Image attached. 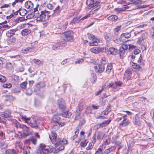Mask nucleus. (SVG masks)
Returning <instances> with one entry per match:
<instances>
[{
	"mask_svg": "<svg viewBox=\"0 0 154 154\" xmlns=\"http://www.w3.org/2000/svg\"><path fill=\"white\" fill-rule=\"evenodd\" d=\"M15 121L16 122V127L17 128H20L23 129L24 134L23 137H26L31 134L32 132L30 131L29 128L25 125L17 122L16 120H15Z\"/></svg>",
	"mask_w": 154,
	"mask_h": 154,
	"instance_id": "obj_1",
	"label": "nucleus"
},
{
	"mask_svg": "<svg viewBox=\"0 0 154 154\" xmlns=\"http://www.w3.org/2000/svg\"><path fill=\"white\" fill-rule=\"evenodd\" d=\"M41 14L38 15H36V20L39 22L45 21L48 19L47 16L49 14V12L47 11L44 10L40 12Z\"/></svg>",
	"mask_w": 154,
	"mask_h": 154,
	"instance_id": "obj_2",
	"label": "nucleus"
},
{
	"mask_svg": "<svg viewBox=\"0 0 154 154\" xmlns=\"http://www.w3.org/2000/svg\"><path fill=\"white\" fill-rule=\"evenodd\" d=\"M73 34L71 31L66 32L61 34L60 36L64 41H70L73 39Z\"/></svg>",
	"mask_w": 154,
	"mask_h": 154,
	"instance_id": "obj_3",
	"label": "nucleus"
},
{
	"mask_svg": "<svg viewBox=\"0 0 154 154\" xmlns=\"http://www.w3.org/2000/svg\"><path fill=\"white\" fill-rule=\"evenodd\" d=\"M106 63V60L105 59H102L101 61L100 62V64L98 65V67L97 66H94L96 71L100 73L102 72L104 70V65Z\"/></svg>",
	"mask_w": 154,
	"mask_h": 154,
	"instance_id": "obj_4",
	"label": "nucleus"
},
{
	"mask_svg": "<svg viewBox=\"0 0 154 154\" xmlns=\"http://www.w3.org/2000/svg\"><path fill=\"white\" fill-rule=\"evenodd\" d=\"M39 149L42 150L43 154H49L52 152L51 149L50 148H47L46 146L43 144H41L39 147Z\"/></svg>",
	"mask_w": 154,
	"mask_h": 154,
	"instance_id": "obj_5",
	"label": "nucleus"
},
{
	"mask_svg": "<svg viewBox=\"0 0 154 154\" xmlns=\"http://www.w3.org/2000/svg\"><path fill=\"white\" fill-rule=\"evenodd\" d=\"M67 141L65 139H63L58 138H57L55 141L53 142L52 143L54 144L55 147H57L60 145L65 144L67 143Z\"/></svg>",
	"mask_w": 154,
	"mask_h": 154,
	"instance_id": "obj_6",
	"label": "nucleus"
},
{
	"mask_svg": "<svg viewBox=\"0 0 154 154\" xmlns=\"http://www.w3.org/2000/svg\"><path fill=\"white\" fill-rule=\"evenodd\" d=\"M99 3V2L94 0H87L86 2L87 5L90 8L97 6Z\"/></svg>",
	"mask_w": 154,
	"mask_h": 154,
	"instance_id": "obj_7",
	"label": "nucleus"
},
{
	"mask_svg": "<svg viewBox=\"0 0 154 154\" xmlns=\"http://www.w3.org/2000/svg\"><path fill=\"white\" fill-rule=\"evenodd\" d=\"M57 103L58 107L60 110L63 111L66 108L65 103V101L63 99H59L57 100Z\"/></svg>",
	"mask_w": 154,
	"mask_h": 154,
	"instance_id": "obj_8",
	"label": "nucleus"
},
{
	"mask_svg": "<svg viewBox=\"0 0 154 154\" xmlns=\"http://www.w3.org/2000/svg\"><path fill=\"white\" fill-rule=\"evenodd\" d=\"M132 71L131 69H128L126 71L124 77L125 80H128L131 78Z\"/></svg>",
	"mask_w": 154,
	"mask_h": 154,
	"instance_id": "obj_9",
	"label": "nucleus"
},
{
	"mask_svg": "<svg viewBox=\"0 0 154 154\" xmlns=\"http://www.w3.org/2000/svg\"><path fill=\"white\" fill-rule=\"evenodd\" d=\"M27 123L31 127L34 128H37L38 127V125L36 123L35 119L33 118L31 119L28 122H27Z\"/></svg>",
	"mask_w": 154,
	"mask_h": 154,
	"instance_id": "obj_10",
	"label": "nucleus"
},
{
	"mask_svg": "<svg viewBox=\"0 0 154 154\" xmlns=\"http://www.w3.org/2000/svg\"><path fill=\"white\" fill-rule=\"evenodd\" d=\"M130 123V121L127 118V115H125L123 116V119L122 123L120 124V125H122L125 127L127 126Z\"/></svg>",
	"mask_w": 154,
	"mask_h": 154,
	"instance_id": "obj_11",
	"label": "nucleus"
},
{
	"mask_svg": "<svg viewBox=\"0 0 154 154\" xmlns=\"http://www.w3.org/2000/svg\"><path fill=\"white\" fill-rule=\"evenodd\" d=\"M103 144L104 145H108L110 143V138L108 135L104 134L103 135Z\"/></svg>",
	"mask_w": 154,
	"mask_h": 154,
	"instance_id": "obj_12",
	"label": "nucleus"
},
{
	"mask_svg": "<svg viewBox=\"0 0 154 154\" xmlns=\"http://www.w3.org/2000/svg\"><path fill=\"white\" fill-rule=\"evenodd\" d=\"M17 30V29H11L7 31L6 35L7 36L10 37L15 35V32Z\"/></svg>",
	"mask_w": 154,
	"mask_h": 154,
	"instance_id": "obj_13",
	"label": "nucleus"
},
{
	"mask_svg": "<svg viewBox=\"0 0 154 154\" xmlns=\"http://www.w3.org/2000/svg\"><path fill=\"white\" fill-rule=\"evenodd\" d=\"M25 6L26 9L30 10L33 8V5L31 2L28 1L25 2Z\"/></svg>",
	"mask_w": 154,
	"mask_h": 154,
	"instance_id": "obj_14",
	"label": "nucleus"
},
{
	"mask_svg": "<svg viewBox=\"0 0 154 154\" xmlns=\"http://www.w3.org/2000/svg\"><path fill=\"white\" fill-rule=\"evenodd\" d=\"M119 138L118 136H115L113 138L112 141L116 145L121 146L122 144V140L119 139Z\"/></svg>",
	"mask_w": 154,
	"mask_h": 154,
	"instance_id": "obj_15",
	"label": "nucleus"
},
{
	"mask_svg": "<svg viewBox=\"0 0 154 154\" xmlns=\"http://www.w3.org/2000/svg\"><path fill=\"white\" fill-rule=\"evenodd\" d=\"M91 51L93 53L95 54H98L101 52L102 51V49L100 48H98L97 47H94L91 48Z\"/></svg>",
	"mask_w": 154,
	"mask_h": 154,
	"instance_id": "obj_16",
	"label": "nucleus"
},
{
	"mask_svg": "<svg viewBox=\"0 0 154 154\" xmlns=\"http://www.w3.org/2000/svg\"><path fill=\"white\" fill-rule=\"evenodd\" d=\"M99 42V40L97 38H96L95 39H93V40L89 42V45L90 46H96Z\"/></svg>",
	"mask_w": 154,
	"mask_h": 154,
	"instance_id": "obj_17",
	"label": "nucleus"
},
{
	"mask_svg": "<svg viewBox=\"0 0 154 154\" xmlns=\"http://www.w3.org/2000/svg\"><path fill=\"white\" fill-rule=\"evenodd\" d=\"M31 33V31L29 29H25L21 31V33L23 36L27 35Z\"/></svg>",
	"mask_w": 154,
	"mask_h": 154,
	"instance_id": "obj_18",
	"label": "nucleus"
},
{
	"mask_svg": "<svg viewBox=\"0 0 154 154\" xmlns=\"http://www.w3.org/2000/svg\"><path fill=\"white\" fill-rule=\"evenodd\" d=\"M57 134L55 132H51V134L49 135V138L51 141L52 143L55 141V140L57 139Z\"/></svg>",
	"mask_w": 154,
	"mask_h": 154,
	"instance_id": "obj_19",
	"label": "nucleus"
},
{
	"mask_svg": "<svg viewBox=\"0 0 154 154\" xmlns=\"http://www.w3.org/2000/svg\"><path fill=\"white\" fill-rule=\"evenodd\" d=\"M18 152L14 149H7L5 154H17Z\"/></svg>",
	"mask_w": 154,
	"mask_h": 154,
	"instance_id": "obj_20",
	"label": "nucleus"
},
{
	"mask_svg": "<svg viewBox=\"0 0 154 154\" xmlns=\"http://www.w3.org/2000/svg\"><path fill=\"white\" fill-rule=\"evenodd\" d=\"M109 51L110 54L113 55H116L118 53V51L113 47L110 48Z\"/></svg>",
	"mask_w": 154,
	"mask_h": 154,
	"instance_id": "obj_21",
	"label": "nucleus"
},
{
	"mask_svg": "<svg viewBox=\"0 0 154 154\" xmlns=\"http://www.w3.org/2000/svg\"><path fill=\"white\" fill-rule=\"evenodd\" d=\"M59 116L60 115L58 114L54 115L53 117L52 121L54 122H56L59 124V121L60 119Z\"/></svg>",
	"mask_w": 154,
	"mask_h": 154,
	"instance_id": "obj_22",
	"label": "nucleus"
},
{
	"mask_svg": "<svg viewBox=\"0 0 154 154\" xmlns=\"http://www.w3.org/2000/svg\"><path fill=\"white\" fill-rule=\"evenodd\" d=\"M115 149V146H111L108 149H106L104 152V154H109L112 152Z\"/></svg>",
	"mask_w": 154,
	"mask_h": 154,
	"instance_id": "obj_23",
	"label": "nucleus"
},
{
	"mask_svg": "<svg viewBox=\"0 0 154 154\" xmlns=\"http://www.w3.org/2000/svg\"><path fill=\"white\" fill-rule=\"evenodd\" d=\"M31 141L35 145L37 143L36 140L33 138H32L30 139L26 140L25 141V143L29 145L30 144V142Z\"/></svg>",
	"mask_w": 154,
	"mask_h": 154,
	"instance_id": "obj_24",
	"label": "nucleus"
},
{
	"mask_svg": "<svg viewBox=\"0 0 154 154\" xmlns=\"http://www.w3.org/2000/svg\"><path fill=\"white\" fill-rule=\"evenodd\" d=\"M72 115V113L68 111L64 112L62 114V116L66 118H69Z\"/></svg>",
	"mask_w": 154,
	"mask_h": 154,
	"instance_id": "obj_25",
	"label": "nucleus"
},
{
	"mask_svg": "<svg viewBox=\"0 0 154 154\" xmlns=\"http://www.w3.org/2000/svg\"><path fill=\"white\" fill-rule=\"evenodd\" d=\"M103 145L101 144L99 146V148L96 152L95 154H103Z\"/></svg>",
	"mask_w": 154,
	"mask_h": 154,
	"instance_id": "obj_26",
	"label": "nucleus"
},
{
	"mask_svg": "<svg viewBox=\"0 0 154 154\" xmlns=\"http://www.w3.org/2000/svg\"><path fill=\"white\" fill-rule=\"evenodd\" d=\"M112 68V63H109L106 69V72L108 74H109Z\"/></svg>",
	"mask_w": 154,
	"mask_h": 154,
	"instance_id": "obj_27",
	"label": "nucleus"
},
{
	"mask_svg": "<svg viewBox=\"0 0 154 154\" xmlns=\"http://www.w3.org/2000/svg\"><path fill=\"white\" fill-rule=\"evenodd\" d=\"M111 119H109L108 120L105 121L103 122L100 123L102 125V128L103 127L108 125L111 121Z\"/></svg>",
	"mask_w": 154,
	"mask_h": 154,
	"instance_id": "obj_28",
	"label": "nucleus"
},
{
	"mask_svg": "<svg viewBox=\"0 0 154 154\" xmlns=\"http://www.w3.org/2000/svg\"><path fill=\"white\" fill-rule=\"evenodd\" d=\"M134 145V140L133 139H131L129 141L128 143V149H130Z\"/></svg>",
	"mask_w": 154,
	"mask_h": 154,
	"instance_id": "obj_29",
	"label": "nucleus"
},
{
	"mask_svg": "<svg viewBox=\"0 0 154 154\" xmlns=\"http://www.w3.org/2000/svg\"><path fill=\"white\" fill-rule=\"evenodd\" d=\"M118 18L117 16L115 15H112L108 17L107 19L111 21H114L117 20Z\"/></svg>",
	"mask_w": 154,
	"mask_h": 154,
	"instance_id": "obj_30",
	"label": "nucleus"
},
{
	"mask_svg": "<svg viewBox=\"0 0 154 154\" xmlns=\"http://www.w3.org/2000/svg\"><path fill=\"white\" fill-rule=\"evenodd\" d=\"M145 34L144 33L138 39L137 41V42L140 44L142 41L144 40L146 38Z\"/></svg>",
	"mask_w": 154,
	"mask_h": 154,
	"instance_id": "obj_31",
	"label": "nucleus"
},
{
	"mask_svg": "<svg viewBox=\"0 0 154 154\" xmlns=\"http://www.w3.org/2000/svg\"><path fill=\"white\" fill-rule=\"evenodd\" d=\"M19 11H20V15L22 16H24L27 13V11L25 9H19Z\"/></svg>",
	"mask_w": 154,
	"mask_h": 154,
	"instance_id": "obj_32",
	"label": "nucleus"
},
{
	"mask_svg": "<svg viewBox=\"0 0 154 154\" xmlns=\"http://www.w3.org/2000/svg\"><path fill=\"white\" fill-rule=\"evenodd\" d=\"M59 43L58 42L52 45V49L54 50H57L60 48Z\"/></svg>",
	"mask_w": 154,
	"mask_h": 154,
	"instance_id": "obj_33",
	"label": "nucleus"
},
{
	"mask_svg": "<svg viewBox=\"0 0 154 154\" xmlns=\"http://www.w3.org/2000/svg\"><path fill=\"white\" fill-rule=\"evenodd\" d=\"M131 65L132 66V67L134 69H139L140 68V66L137 63L132 62L131 63Z\"/></svg>",
	"mask_w": 154,
	"mask_h": 154,
	"instance_id": "obj_34",
	"label": "nucleus"
},
{
	"mask_svg": "<svg viewBox=\"0 0 154 154\" xmlns=\"http://www.w3.org/2000/svg\"><path fill=\"white\" fill-rule=\"evenodd\" d=\"M111 38V35L109 33L106 34L105 35V39L107 42L110 41Z\"/></svg>",
	"mask_w": 154,
	"mask_h": 154,
	"instance_id": "obj_35",
	"label": "nucleus"
},
{
	"mask_svg": "<svg viewBox=\"0 0 154 154\" xmlns=\"http://www.w3.org/2000/svg\"><path fill=\"white\" fill-rule=\"evenodd\" d=\"M26 20L23 17H20L17 18L15 20V22L16 23H19L20 22L24 21Z\"/></svg>",
	"mask_w": 154,
	"mask_h": 154,
	"instance_id": "obj_36",
	"label": "nucleus"
},
{
	"mask_svg": "<svg viewBox=\"0 0 154 154\" xmlns=\"http://www.w3.org/2000/svg\"><path fill=\"white\" fill-rule=\"evenodd\" d=\"M0 27H1L0 29L2 28H5V29H8L11 28L12 27V26L9 25L8 24H2L1 25V26H0Z\"/></svg>",
	"mask_w": 154,
	"mask_h": 154,
	"instance_id": "obj_37",
	"label": "nucleus"
},
{
	"mask_svg": "<svg viewBox=\"0 0 154 154\" xmlns=\"http://www.w3.org/2000/svg\"><path fill=\"white\" fill-rule=\"evenodd\" d=\"M85 107V104L82 102L80 103L79 105V109L80 111H82Z\"/></svg>",
	"mask_w": 154,
	"mask_h": 154,
	"instance_id": "obj_38",
	"label": "nucleus"
},
{
	"mask_svg": "<svg viewBox=\"0 0 154 154\" xmlns=\"http://www.w3.org/2000/svg\"><path fill=\"white\" fill-rule=\"evenodd\" d=\"M33 62L37 65H42L43 63L40 60L38 59H34L33 60Z\"/></svg>",
	"mask_w": 154,
	"mask_h": 154,
	"instance_id": "obj_39",
	"label": "nucleus"
},
{
	"mask_svg": "<svg viewBox=\"0 0 154 154\" xmlns=\"http://www.w3.org/2000/svg\"><path fill=\"white\" fill-rule=\"evenodd\" d=\"M7 146V144L3 140H2L1 143V147L2 149L5 148Z\"/></svg>",
	"mask_w": 154,
	"mask_h": 154,
	"instance_id": "obj_40",
	"label": "nucleus"
},
{
	"mask_svg": "<svg viewBox=\"0 0 154 154\" xmlns=\"http://www.w3.org/2000/svg\"><path fill=\"white\" fill-rule=\"evenodd\" d=\"M92 76L90 79V80L92 83H94L96 81V77L94 74H92L91 75Z\"/></svg>",
	"mask_w": 154,
	"mask_h": 154,
	"instance_id": "obj_41",
	"label": "nucleus"
},
{
	"mask_svg": "<svg viewBox=\"0 0 154 154\" xmlns=\"http://www.w3.org/2000/svg\"><path fill=\"white\" fill-rule=\"evenodd\" d=\"M87 35L88 38L92 40H93V39H95V38H96L95 35L90 33H88L87 34Z\"/></svg>",
	"mask_w": 154,
	"mask_h": 154,
	"instance_id": "obj_42",
	"label": "nucleus"
},
{
	"mask_svg": "<svg viewBox=\"0 0 154 154\" xmlns=\"http://www.w3.org/2000/svg\"><path fill=\"white\" fill-rule=\"evenodd\" d=\"M54 14H57L59 13L60 12V7L59 6H58L54 10Z\"/></svg>",
	"mask_w": 154,
	"mask_h": 154,
	"instance_id": "obj_43",
	"label": "nucleus"
},
{
	"mask_svg": "<svg viewBox=\"0 0 154 154\" xmlns=\"http://www.w3.org/2000/svg\"><path fill=\"white\" fill-rule=\"evenodd\" d=\"M126 50H124L122 49H120V56L121 57H123L125 54Z\"/></svg>",
	"mask_w": 154,
	"mask_h": 154,
	"instance_id": "obj_44",
	"label": "nucleus"
},
{
	"mask_svg": "<svg viewBox=\"0 0 154 154\" xmlns=\"http://www.w3.org/2000/svg\"><path fill=\"white\" fill-rule=\"evenodd\" d=\"M21 117L22 119L24 121H25V122L26 123H27V122H28L29 121V120L30 119V118H27L26 117V116L25 115L21 116Z\"/></svg>",
	"mask_w": 154,
	"mask_h": 154,
	"instance_id": "obj_45",
	"label": "nucleus"
},
{
	"mask_svg": "<svg viewBox=\"0 0 154 154\" xmlns=\"http://www.w3.org/2000/svg\"><path fill=\"white\" fill-rule=\"evenodd\" d=\"M6 100H12L13 99V97L11 95H7L5 96Z\"/></svg>",
	"mask_w": 154,
	"mask_h": 154,
	"instance_id": "obj_46",
	"label": "nucleus"
},
{
	"mask_svg": "<svg viewBox=\"0 0 154 154\" xmlns=\"http://www.w3.org/2000/svg\"><path fill=\"white\" fill-rule=\"evenodd\" d=\"M27 84V82H25L21 83L20 84V86L21 88L25 89L26 88Z\"/></svg>",
	"mask_w": 154,
	"mask_h": 154,
	"instance_id": "obj_47",
	"label": "nucleus"
},
{
	"mask_svg": "<svg viewBox=\"0 0 154 154\" xmlns=\"http://www.w3.org/2000/svg\"><path fill=\"white\" fill-rule=\"evenodd\" d=\"M121 35L124 37L125 38H128L130 37L131 35L129 32H127L122 34Z\"/></svg>",
	"mask_w": 154,
	"mask_h": 154,
	"instance_id": "obj_48",
	"label": "nucleus"
},
{
	"mask_svg": "<svg viewBox=\"0 0 154 154\" xmlns=\"http://www.w3.org/2000/svg\"><path fill=\"white\" fill-rule=\"evenodd\" d=\"M11 58H16L17 60H19L22 59V57L20 55H17L16 56H11Z\"/></svg>",
	"mask_w": 154,
	"mask_h": 154,
	"instance_id": "obj_49",
	"label": "nucleus"
},
{
	"mask_svg": "<svg viewBox=\"0 0 154 154\" xmlns=\"http://www.w3.org/2000/svg\"><path fill=\"white\" fill-rule=\"evenodd\" d=\"M6 81V79L5 76L2 75H0V82H4Z\"/></svg>",
	"mask_w": 154,
	"mask_h": 154,
	"instance_id": "obj_50",
	"label": "nucleus"
},
{
	"mask_svg": "<svg viewBox=\"0 0 154 154\" xmlns=\"http://www.w3.org/2000/svg\"><path fill=\"white\" fill-rule=\"evenodd\" d=\"M119 88V87L114 83V86H113V88L112 90V91L115 92L118 91Z\"/></svg>",
	"mask_w": 154,
	"mask_h": 154,
	"instance_id": "obj_51",
	"label": "nucleus"
},
{
	"mask_svg": "<svg viewBox=\"0 0 154 154\" xmlns=\"http://www.w3.org/2000/svg\"><path fill=\"white\" fill-rule=\"evenodd\" d=\"M87 141L86 140H84L82 141L81 143H80V145L81 146L83 147H85L86 146L87 144Z\"/></svg>",
	"mask_w": 154,
	"mask_h": 154,
	"instance_id": "obj_52",
	"label": "nucleus"
},
{
	"mask_svg": "<svg viewBox=\"0 0 154 154\" xmlns=\"http://www.w3.org/2000/svg\"><path fill=\"white\" fill-rule=\"evenodd\" d=\"M33 50V48L32 47H28L24 48L23 50V51H28L29 52H31L32 51V50Z\"/></svg>",
	"mask_w": 154,
	"mask_h": 154,
	"instance_id": "obj_53",
	"label": "nucleus"
},
{
	"mask_svg": "<svg viewBox=\"0 0 154 154\" xmlns=\"http://www.w3.org/2000/svg\"><path fill=\"white\" fill-rule=\"evenodd\" d=\"M100 128H102V125L101 123L95 125L93 127V128L94 130H96L99 129Z\"/></svg>",
	"mask_w": 154,
	"mask_h": 154,
	"instance_id": "obj_54",
	"label": "nucleus"
},
{
	"mask_svg": "<svg viewBox=\"0 0 154 154\" xmlns=\"http://www.w3.org/2000/svg\"><path fill=\"white\" fill-rule=\"evenodd\" d=\"M103 135V133L99 131L98 133L97 138L98 140H100L102 138V136Z\"/></svg>",
	"mask_w": 154,
	"mask_h": 154,
	"instance_id": "obj_55",
	"label": "nucleus"
},
{
	"mask_svg": "<svg viewBox=\"0 0 154 154\" xmlns=\"http://www.w3.org/2000/svg\"><path fill=\"white\" fill-rule=\"evenodd\" d=\"M84 60L83 58H81L79 59V60H76L75 62V64L78 63L79 64H81L84 61Z\"/></svg>",
	"mask_w": 154,
	"mask_h": 154,
	"instance_id": "obj_56",
	"label": "nucleus"
},
{
	"mask_svg": "<svg viewBox=\"0 0 154 154\" xmlns=\"http://www.w3.org/2000/svg\"><path fill=\"white\" fill-rule=\"evenodd\" d=\"M7 68L9 69H11L13 67L12 64L10 62H8L6 64Z\"/></svg>",
	"mask_w": 154,
	"mask_h": 154,
	"instance_id": "obj_57",
	"label": "nucleus"
},
{
	"mask_svg": "<svg viewBox=\"0 0 154 154\" xmlns=\"http://www.w3.org/2000/svg\"><path fill=\"white\" fill-rule=\"evenodd\" d=\"M32 90L30 88H28L26 91V93L27 95H30L32 94Z\"/></svg>",
	"mask_w": 154,
	"mask_h": 154,
	"instance_id": "obj_58",
	"label": "nucleus"
},
{
	"mask_svg": "<svg viewBox=\"0 0 154 154\" xmlns=\"http://www.w3.org/2000/svg\"><path fill=\"white\" fill-rule=\"evenodd\" d=\"M93 146L94 145L93 144V143H90L89 144L88 146L86 148V149L87 150L91 149L93 148Z\"/></svg>",
	"mask_w": 154,
	"mask_h": 154,
	"instance_id": "obj_59",
	"label": "nucleus"
},
{
	"mask_svg": "<svg viewBox=\"0 0 154 154\" xmlns=\"http://www.w3.org/2000/svg\"><path fill=\"white\" fill-rule=\"evenodd\" d=\"M3 87L10 88L11 87V84H4L3 85Z\"/></svg>",
	"mask_w": 154,
	"mask_h": 154,
	"instance_id": "obj_60",
	"label": "nucleus"
},
{
	"mask_svg": "<svg viewBox=\"0 0 154 154\" xmlns=\"http://www.w3.org/2000/svg\"><path fill=\"white\" fill-rule=\"evenodd\" d=\"M151 37L154 39V26L152 28L151 33Z\"/></svg>",
	"mask_w": 154,
	"mask_h": 154,
	"instance_id": "obj_61",
	"label": "nucleus"
},
{
	"mask_svg": "<svg viewBox=\"0 0 154 154\" xmlns=\"http://www.w3.org/2000/svg\"><path fill=\"white\" fill-rule=\"evenodd\" d=\"M58 43H59V44H60L59 45L60 47V46H61L62 47H64L66 45V43L64 41L61 42H59Z\"/></svg>",
	"mask_w": 154,
	"mask_h": 154,
	"instance_id": "obj_62",
	"label": "nucleus"
},
{
	"mask_svg": "<svg viewBox=\"0 0 154 154\" xmlns=\"http://www.w3.org/2000/svg\"><path fill=\"white\" fill-rule=\"evenodd\" d=\"M10 7V4H4L2 5L0 8L1 9H3L5 8H9Z\"/></svg>",
	"mask_w": 154,
	"mask_h": 154,
	"instance_id": "obj_63",
	"label": "nucleus"
},
{
	"mask_svg": "<svg viewBox=\"0 0 154 154\" xmlns=\"http://www.w3.org/2000/svg\"><path fill=\"white\" fill-rule=\"evenodd\" d=\"M23 154H29L30 153L28 148H27L26 149H23Z\"/></svg>",
	"mask_w": 154,
	"mask_h": 154,
	"instance_id": "obj_64",
	"label": "nucleus"
}]
</instances>
